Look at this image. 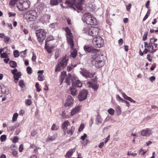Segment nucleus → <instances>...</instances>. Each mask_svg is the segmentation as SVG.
Returning <instances> with one entry per match:
<instances>
[{
    "label": "nucleus",
    "instance_id": "obj_22",
    "mask_svg": "<svg viewBox=\"0 0 158 158\" xmlns=\"http://www.w3.org/2000/svg\"><path fill=\"white\" fill-rule=\"evenodd\" d=\"M64 30L66 32L67 38L73 37L71 31L68 27L64 28Z\"/></svg>",
    "mask_w": 158,
    "mask_h": 158
},
{
    "label": "nucleus",
    "instance_id": "obj_37",
    "mask_svg": "<svg viewBox=\"0 0 158 158\" xmlns=\"http://www.w3.org/2000/svg\"><path fill=\"white\" fill-rule=\"evenodd\" d=\"M19 85L22 88H23L25 86L23 81L22 80H20L19 82Z\"/></svg>",
    "mask_w": 158,
    "mask_h": 158
},
{
    "label": "nucleus",
    "instance_id": "obj_48",
    "mask_svg": "<svg viewBox=\"0 0 158 158\" xmlns=\"http://www.w3.org/2000/svg\"><path fill=\"white\" fill-rule=\"evenodd\" d=\"M116 98L117 100L119 102H122L123 99L122 98L118 95H116Z\"/></svg>",
    "mask_w": 158,
    "mask_h": 158
},
{
    "label": "nucleus",
    "instance_id": "obj_52",
    "mask_svg": "<svg viewBox=\"0 0 158 158\" xmlns=\"http://www.w3.org/2000/svg\"><path fill=\"white\" fill-rule=\"evenodd\" d=\"M84 125L83 124H81L80 126L78 129V131L79 132L81 131L84 129Z\"/></svg>",
    "mask_w": 158,
    "mask_h": 158
},
{
    "label": "nucleus",
    "instance_id": "obj_57",
    "mask_svg": "<svg viewBox=\"0 0 158 158\" xmlns=\"http://www.w3.org/2000/svg\"><path fill=\"white\" fill-rule=\"evenodd\" d=\"M131 6L132 4L131 3L129 4L128 5L126 6V9L128 11H129L130 10Z\"/></svg>",
    "mask_w": 158,
    "mask_h": 158
},
{
    "label": "nucleus",
    "instance_id": "obj_38",
    "mask_svg": "<svg viewBox=\"0 0 158 158\" xmlns=\"http://www.w3.org/2000/svg\"><path fill=\"white\" fill-rule=\"evenodd\" d=\"M18 116V114L17 113H15L12 118V121L13 122L16 121Z\"/></svg>",
    "mask_w": 158,
    "mask_h": 158
},
{
    "label": "nucleus",
    "instance_id": "obj_8",
    "mask_svg": "<svg viewBox=\"0 0 158 158\" xmlns=\"http://www.w3.org/2000/svg\"><path fill=\"white\" fill-rule=\"evenodd\" d=\"M35 34L38 40L40 42H42L46 37V32L44 29L36 31Z\"/></svg>",
    "mask_w": 158,
    "mask_h": 158
},
{
    "label": "nucleus",
    "instance_id": "obj_49",
    "mask_svg": "<svg viewBox=\"0 0 158 158\" xmlns=\"http://www.w3.org/2000/svg\"><path fill=\"white\" fill-rule=\"evenodd\" d=\"M37 132L36 130L32 131L31 133V135L33 137H35L37 134Z\"/></svg>",
    "mask_w": 158,
    "mask_h": 158
},
{
    "label": "nucleus",
    "instance_id": "obj_26",
    "mask_svg": "<svg viewBox=\"0 0 158 158\" xmlns=\"http://www.w3.org/2000/svg\"><path fill=\"white\" fill-rule=\"evenodd\" d=\"M97 22L96 19L94 17L92 16L90 19V23H87V24L90 25H95L97 24Z\"/></svg>",
    "mask_w": 158,
    "mask_h": 158
},
{
    "label": "nucleus",
    "instance_id": "obj_6",
    "mask_svg": "<svg viewBox=\"0 0 158 158\" xmlns=\"http://www.w3.org/2000/svg\"><path fill=\"white\" fill-rule=\"evenodd\" d=\"M92 42L94 45L97 48H101L102 47L104 43L103 39L102 37L99 36L94 38Z\"/></svg>",
    "mask_w": 158,
    "mask_h": 158
},
{
    "label": "nucleus",
    "instance_id": "obj_18",
    "mask_svg": "<svg viewBox=\"0 0 158 158\" xmlns=\"http://www.w3.org/2000/svg\"><path fill=\"white\" fill-rule=\"evenodd\" d=\"M70 125V123L68 121H66L63 123L62 126L61 128L65 132L67 129V127Z\"/></svg>",
    "mask_w": 158,
    "mask_h": 158
},
{
    "label": "nucleus",
    "instance_id": "obj_58",
    "mask_svg": "<svg viewBox=\"0 0 158 158\" xmlns=\"http://www.w3.org/2000/svg\"><path fill=\"white\" fill-rule=\"evenodd\" d=\"M157 39H155L154 38L150 39V42L151 44H153L157 41Z\"/></svg>",
    "mask_w": 158,
    "mask_h": 158
},
{
    "label": "nucleus",
    "instance_id": "obj_30",
    "mask_svg": "<svg viewBox=\"0 0 158 158\" xmlns=\"http://www.w3.org/2000/svg\"><path fill=\"white\" fill-rule=\"evenodd\" d=\"M90 87L92 88L94 90H97L98 87V85L96 84L90 83L89 86Z\"/></svg>",
    "mask_w": 158,
    "mask_h": 158
},
{
    "label": "nucleus",
    "instance_id": "obj_9",
    "mask_svg": "<svg viewBox=\"0 0 158 158\" xmlns=\"http://www.w3.org/2000/svg\"><path fill=\"white\" fill-rule=\"evenodd\" d=\"M88 92L85 89H83L80 92L78 96L79 100L80 101H82L85 100L87 98Z\"/></svg>",
    "mask_w": 158,
    "mask_h": 158
},
{
    "label": "nucleus",
    "instance_id": "obj_33",
    "mask_svg": "<svg viewBox=\"0 0 158 158\" xmlns=\"http://www.w3.org/2000/svg\"><path fill=\"white\" fill-rule=\"evenodd\" d=\"M10 66L12 68H14L17 66L16 63L14 61L10 60L9 62Z\"/></svg>",
    "mask_w": 158,
    "mask_h": 158
},
{
    "label": "nucleus",
    "instance_id": "obj_27",
    "mask_svg": "<svg viewBox=\"0 0 158 158\" xmlns=\"http://www.w3.org/2000/svg\"><path fill=\"white\" fill-rule=\"evenodd\" d=\"M71 94L73 96H76L77 95V90L76 88L72 87L70 88Z\"/></svg>",
    "mask_w": 158,
    "mask_h": 158
},
{
    "label": "nucleus",
    "instance_id": "obj_34",
    "mask_svg": "<svg viewBox=\"0 0 158 158\" xmlns=\"http://www.w3.org/2000/svg\"><path fill=\"white\" fill-rule=\"evenodd\" d=\"M19 126V124L16 123L14 124L13 126H11L9 127V129L10 130H14L16 129Z\"/></svg>",
    "mask_w": 158,
    "mask_h": 158
},
{
    "label": "nucleus",
    "instance_id": "obj_60",
    "mask_svg": "<svg viewBox=\"0 0 158 158\" xmlns=\"http://www.w3.org/2000/svg\"><path fill=\"white\" fill-rule=\"evenodd\" d=\"M156 79V77L154 76H152L149 78V80L151 82H153Z\"/></svg>",
    "mask_w": 158,
    "mask_h": 158
},
{
    "label": "nucleus",
    "instance_id": "obj_17",
    "mask_svg": "<svg viewBox=\"0 0 158 158\" xmlns=\"http://www.w3.org/2000/svg\"><path fill=\"white\" fill-rule=\"evenodd\" d=\"M103 120V119L102 118L100 114H98L95 118V122L96 124L98 125L102 123Z\"/></svg>",
    "mask_w": 158,
    "mask_h": 158
},
{
    "label": "nucleus",
    "instance_id": "obj_5",
    "mask_svg": "<svg viewBox=\"0 0 158 158\" xmlns=\"http://www.w3.org/2000/svg\"><path fill=\"white\" fill-rule=\"evenodd\" d=\"M25 16L28 22L34 21L37 17L36 12L34 10H31L27 12Z\"/></svg>",
    "mask_w": 158,
    "mask_h": 158
},
{
    "label": "nucleus",
    "instance_id": "obj_15",
    "mask_svg": "<svg viewBox=\"0 0 158 158\" xmlns=\"http://www.w3.org/2000/svg\"><path fill=\"white\" fill-rule=\"evenodd\" d=\"M82 84L80 81L79 80H75L73 82L72 84L73 87H81L82 86Z\"/></svg>",
    "mask_w": 158,
    "mask_h": 158
},
{
    "label": "nucleus",
    "instance_id": "obj_44",
    "mask_svg": "<svg viewBox=\"0 0 158 158\" xmlns=\"http://www.w3.org/2000/svg\"><path fill=\"white\" fill-rule=\"evenodd\" d=\"M59 127L58 126H56L55 124H53L51 128L52 130H57L58 129Z\"/></svg>",
    "mask_w": 158,
    "mask_h": 158
},
{
    "label": "nucleus",
    "instance_id": "obj_63",
    "mask_svg": "<svg viewBox=\"0 0 158 158\" xmlns=\"http://www.w3.org/2000/svg\"><path fill=\"white\" fill-rule=\"evenodd\" d=\"M36 56L35 54L34 53H33V56L32 57L31 59L32 61H35L36 60Z\"/></svg>",
    "mask_w": 158,
    "mask_h": 158
},
{
    "label": "nucleus",
    "instance_id": "obj_59",
    "mask_svg": "<svg viewBox=\"0 0 158 158\" xmlns=\"http://www.w3.org/2000/svg\"><path fill=\"white\" fill-rule=\"evenodd\" d=\"M18 140L19 138L18 137L15 136L14 138L13 142L14 143H16L18 141Z\"/></svg>",
    "mask_w": 158,
    "mask_h": 158
},
{
    "label": "nucleus",
    "instance_id": "obj_29",
    "mask_svg": "<svg viewBox=\"0 0 158 158\" xmlns=\"http://www.w3.org/2000/svg\"><path fill=\"white\" fill-rule=\"evenodd\" d=\"M75 151V148L70 150L66 154L65 157L66 158H69L70 157Z\"/></svg>",
    "mask_w": 158,
    "mask_h": 158
},
{
    "label": "nucleus",
    "instance_id": "obj_42",
    "mask_svg": "<svg viewBox=\"0 0 158 158\" xmlns=\"http://www.w3.org/2000/svg\"><path fill=\"white\" fill-rule=\"evenodd\" d=\"M9 57L7 54L5 52H3L1 55V57L3 58H8Z\"/></svg>",
    "mask_w": 158,
    "mask_h": 158
},
{
    "label": "nucleus",
    "instance_id": "obj_45",
    "mask_svg": "<svg viewBox=\"0 0 158 158\" xmlns=\"http://www.w3.org/2000/svg\"><path fill=\"white\" fill-rule=\"evenodd\" d=\"M108 111L109 113L111 115H113L114 114V110L113 109L110 108L108 110Z\"/></svg>",
    "mask_w": 158,
    "mask_h": 158
},
{
    "label": "nucleus",
    "instance_id": "obj_35",
    "mask_svg": "<svg viewBox=\"0 0 158 158\" xmlns=\"http://www.w3.org/2000/svg\"><path fill=\"white\" fill-rule=\"evenodd\" d=\"M73 51L71 52V55L73 58H75L76 57L77 55V51L76 49H73Z\"/></svg>",
    "mask_w": 158,
    "mask_h": 158
},
{
    "label": "nucleus",
    "instance_id": "obj_23",
    "mask_svg": "<svg viewBox=\"0 0 158 158\" xmlns=\"http://www.w3.org/2000/svg\"><path fill=\"white\" fill-rule=\"evenodd\" d=\"M50 41V40L48 39H46L45 41V48L49 53H51L52 52V48L49 47L47 45V43Z\"/></svg>",
    "mask_w": 158,
    "mask_h": 158
},
{
    "label": "nucleus",
    "instance_id": "obj_39",
    "mask_svg": "<svg viewBox=\"0 0 158 158\" xmlns=\"http://www.w3.org/2000/svg\"><path fill=\"white\" fill-rule=\"evenodd\" d=\"M25 104L26 105L29 106L31 104L32 102L30 99H27L25 100Z\"/></svg>",
    "mask_w": 158,
    "mask_h": 158
},
{
    "label": "nucleus",
    "instance_id": "obj_2",
    "mask_svg": "<svg viewBox=\"0 0 158 158\" xmlns=\"http://www.w3.org/2000/svg\"><path fill=\"white\" fill-rule=\"evenodd\" d=\"M99 29L98 27H95L86 26L84 27L83 31L84 33L88 34L89 35L94 37L98 35Z\"/></svg>",
    "mask_w": 158,
    "mask_h": 158
},
{
    "label": "nucleus",
    "instance_id": "obj_54",
    "mask_svg": "<svg viewBox=\"0 0 158 158\" xmlns=\"http://www.w3.org/2000/svg\"><path fill=\"white\" fill-rule=\"evenodd\" d=\"M122 95L123 98L125 99L128 100V99L130 97L127 96L124 93H123Z\"/></svg>",
    "mask_w": 158,
    "mask_h": 158
},
{
    "label": "nucleus",
    "instance_id": "obj_4",
    "mask_svg": "<svg viewBox=\"0 0 158 158\" xmlns=\"http://www.w3.org/2000/svg\"><path fill=\"white\" fill-rule=\"evenodd\" d=\"M68 62V59L64 57L59 59L58 63L56 65L55 69V72L59 71L63 69L66 66Z\"/></svg>",
    "mask_w": 158,
    "mask_h": 158
},
{
    "label": "nucleus",
    "instance_id": "obj_24",
    "mask_svg": "<svg viewBox=\"0 0 158 158\" xmlns=\"http://www.w3.org/2000/svg\"><path fill=\"white\" fill-rule=\"evenodd\" d=\"M80 106H78L73 108L71 111V115L73 116L75 114L80 110Z\"/></svg>",
    "mask_w": 158,
    "mask_h": 158
},
{
    "label": "nucleus",
    "instance_id": "obj_62",
    "mask_svg": "<svg viewBox=\"0 0 158 158\" xmlns=\"http://www.w3.org/2000/svg\"><path fill=\"white\" fill-rule=\"evenodd\" d=\"M23 145L22 144H21L19 148V150L20 152H21L23 151Z\"/></svg>",
    "mask_w": 158,
    "mask_h": 158
},
{
    "label": "nucleus",
    "instance_id": "obj_28",
    "mask_svg": "<svg viewBox=\"0 0 158 158\" xmlns=\"http://www.w3.org/2000/svg\"><path fill=\"white\" fill-rule=\"evenodd\" d=\"M57 137L56 135H54L52 136H49L46 139V141L47 142H52Z\"/></svg>",
    "mask_w": 158,
    "mask_h": 158
},
{
    "label": "nucleus",
    "instance_id": "obj_32",
    "mask_svg": "<svg viewBox=\"0 0 158 158\" xmlns=\"http://www.w3.org/2000/svg\"><path fill=\"white\" fill-rule=\"evenodd\" d=\"M75 130V127L73 126L71 127L70 130H69L67 131V133L68 134H70L71 135H72L73 134Z\"/></svg>",
    "mask_w": 158,
    "mask_h": 158
},
{
    "label": "nucleus",
    "instance_id": "obj_31",
    "mask_svg": "<svg viewBox=\"0 0 158 158\" xmlns=\"http://www.w3.org/2000/svg\"><path fill=\"white\" fill-rule=\"evenodd\" d=\"M116 107V112L117 114V115H119L121 114V110L120 107L118 105H116L115 106Z\"/></svg>",
    "mask_w": 158,
    "mask_h": 158
},
{
    "label": "nucleus",
    "instance_id": "obj_46",
    "mask_svg": "<svg viewBox=\"0 0 158 158\" xmlns=\"http://www.w3.org/2000/svg\"><path fill=\"white\" fill-rule=\"evenodd\" d=\"M44 75L42 74H40L39 75L38 78L40 81H43L44 80Z\"/></svg>",
    "mask_w": 158,
    "mask_h": 158
},
{
    "label": "nucleus",
    "instance_id": "obj_10",
    "mask_svg": "<svg viewBox=\"0 0 158 158\" xmlns=\"http://www.w3.org/2000/svg\"><path fill=\"white\" fill-rule=\"evenodd\" d=\"M81 70L80 71V73L82 75L86 78H92L94 74V73H90L88 70L84 69L81 68Z\"/></svg>",
    "mask_w": 158,
    "mask_h": 158
},
{
    "label": "nucleus",
    "instance_id": "obj_25",
    "mask_svg": "<svg viewBox=\"0 0 158 158\" xmlns=\"http://www.w3.org/2000/svg\"><path fill=\"white\" fill-rule=\"evenodd\" d=\"M67 40L68 44L71 47V49H73L74 46V42L73 39V37L67 38Z\"/></svg>",
    "mask_w": 158,
    "mask_h": 158
},
{
    "label": "nucleus",
    "instance_id": "obj_43",
    "mask_svg": "<svg viewBox=\"0 0 158 158\" xmlns=\"http://www.w3.org/2000/svg\"><path fill=\"white\" fill-rule=\"evenodd\" d=\"M13 53H14V57H17L19 55V52L17 50H16L14 51Z\"/></svg>",
    "mask_w": 158,
    "mask_h": 158
},
{
    "label": "nucleus",
    "instance_id": "obj_13",
    "mask_svg": "<svg viewBox=\"0 0 158 158\" xmlns=\"http://www.w3.org/2000/svg\"><path fill=\"white\" fill-rule=\"evenodd\" d=\"M152 130L149 128L143 129L141 132V135L143 136H148L152 134Z\"/></svg>",
    "mask_w": 158,
    "mask_h": 158
},
{
    "label": "nucleus",
    "instance_id": "obj_19",
    "mask_svg": "<svg viewBox=\"0 0 158 158\" xmlns=\"http://www.w3.org/2000/svg\"><path fill=\"white\" fill-rule=\"evenodd\" d=\"M87 137V135L86 134H84L83 135L81 136V139L82 140L81 143L83 144L84 145H86L87 143L89 142V141L88 139H86L85 140L86 138Z\"/></svg>",
    "mask_w": 158,
    "mask_h": 158
},
{
    "label": "nucleus",
    "instance_id": "obj_56",
    "mask_svg": "<svg viewBox=\"0 0 158 158\" xmlns=\"http://www.w3.org/2000/svg\"><path fill=\"white\" fill-rule=\"evenodd\" d=\"M56 26V24L55 23H52L49 25V27L50 28H55Z\"/></svg>",
    "mask_w": 158,
    "mask_h": 158
},
{
    "label": "nucleus",
    "instance_id": "obj_16",
    "mask_svg": "<svg viewBox=\"0 0 158 158\" xmlns=\"http://www.w3.org/2000/svg\"><path fill=\"white\" fill-rule=\"evenodd\" d=\"M144 47L145 48H152V50H151V51H150V52L151 53H153V52H155L157 49H153V47L152 45V44H151V43L150 42V43H149V44H148V43L147 42H145Z\"/></svg>",
    "mask_w": 158,
    "mask_h": 158
},
{
    "label": "nucleus",
    "instance_id": "obj_21",
    "mask_svg": "<svg viewBox=\"0 0 158 158\" xmlns=\"http://www.w3.org/2000/svg\"><path fill=\"white\" fill-rule=\"evenodd\" d=\"M2 93L8 94L9 93V89L8 87L4 85L0 86Z\"/></svg>",
    "mask_w": 158,
    "mask_h": 158
},
{
    "label": "nucleus",
    "instance_id": "obj_1",
    "mask_svg": "<svg viewBox=\"0 0 158 158\" xmlns=\"http://www.w3.org/2000/svg\"><path fill=\"white\" fill-rule=\"evenodd\" d=\"M82 2L79 1L77 3L75 0H66L65 2L66 5H68L65 7L66 8H72L75 10L76 7L78 10H82Z\"/></svg>",
    "mask_w": 158,
    "mask_h": 158
},
{
    "label": "nucleus",
    "instance_id": "obj_53",
    "mask_svg": "<svg viewBox=\"0 0 158 158\" xmlns=\"http://www.w3.org/2000/svg\"><path fill=\"white\" fill-rule=\"evenodd\" d=\"M122 102L124 103L128 107H129L130 106V105L129 102L123 99Z\"/></svg>",
    "mask_w": 158,
    "mask_h": 158
},
{
    "label": "nucleus",
    "instance_id": "obj_14",
    "mask_svg": "<svg viewBox=\"0 0 158 158\" xmlns=\"http://www.w3.org/2000/svg\"><path fill=\"white\" fill-rule=\"evenodd\" d=\"M73 99L70 95H69L65 103L66 106H71L73 104Z\"/></svg>",
    "mask_w": 158,
    "mask_h": 158
},
{
    "label": "nucleus",
    "instance_id": "obj_41",
    "mask_svg": "<svg viewBox=\"0 0 158 158\" xmlns=\"http://www.w3.org/2000/svg\"><path fill=\"white\" fill-rule=\"evenodd\" d=\"M10 39V37L8 36H5L4 38V41L6 44H8Z\"/></svg>",
    "mask_w": 158,
    "mask_h": 158
},
{
    "label": "nucleus",
    "instance_id": "obj_50",
    "mask_svg": "<svg viewBox=\"0 0 158 158\" xmlns=\"http://www.w3.org/2000/svg\"><path fill=\"white\" fill-rule=\"evenodd\" d=\"M27 50L26 49L24 51H22L20 52V55L22 57H25L26 54V51Z\"/></svg>",
    "mask_w": 158,
    "mask_h": 158
},
{
    "label": "nucleus",
    "instance_id": "obj_7",
    "mask_svg": "<svg viewBox=\"0 0 158 158\" xmlns=\"http://www.w3.org/2000/svg\"><path fill=\"white\" fill-rule=\"evenodd\" d=\"M17 6L20 10H25L29 7L30 2L28 1L19 0L17 3Z\"/></svg>",
    "mask_w": 158,
    "mask_h": 158
},
{
    "label": "nucleus",
    "instance_id": "obj_61",
    "mask_svg": "<svg viewBox=\"0 0 158 158\" xmlns=\"http://www.w3.org/2000/svg\"><path fill=\"white\" fill-rule=\"evenodd\" d=\"M127 155L128 156L131 155L133 156H136L137 154V153H130L129 152H128Z\"/></svg>",
    "mask_w": 158,
    "mask_h": 158
},
{
    "label": "nucleus",
    "instance_id": "obj_47",
    "mask_svg": "<svg viewBox=\"0 0 158 158\" xmlns=\"http://www.w3.org/2000/svg\"><path fill=\"white\" fill-rule=\"evenodd\" d=\"M148 34V32L146 31L145 32L143 37V40H145L147 38V36Z\"/></svg>",
    "mask_w": 158,
    "mask_h": 158
},
{
    "label": "nucleus",
    "instance_id": "obj_3",
    "mask_svg": "<svg viewBox=\"0 0 158 158\" xmlns=\"http://www.w3.org/2000/svg\"><path fill=\"white\" fill-rule=\"evenodd\" d=\"M92 63L94 64L96 68H98L103 66L105 64V60L103 55H98L94 58Z\"/></svg>",
    "mask_w": 158,
    "mask_h": 158
},
{
    "label": "nucleus",
    "instance_id": "obj_51",
    "mask_svg": "<svg viewBox=\"0 0 158 158\" xmlns=\"http://www.w3.org/2000/svg\"><path fill=\"white\" fill-rule=\"evenodd\" d=\"M27 73L29 74H31L32 73V69L30 67H28L27 68Z\"/></svg>",
    "mask_w": 158,
    "mask_h": 158
},
{
    "label": "nucleus",
    "instance_id": "obj_55",
    "mask_svg": "<svg viewBox=\"0 0 158 158\" xmlns=\"http://www.w3.org/2000/svg\"><path fill=\"white\" fill-rule=\"evenodd\" d=\"M38 9H39L40 10H43L44 9L43 5L42 4H41L40 5H39L37 7Z\"/></svg>",
    "mask_w": 158,
    "mask_h": 158
},
{
    "label": "nucleus",
    "instance_id": "obj_11",
    "mask_svg": "<svg viewBox=\"0 0 158 158\" xmlns=\"http://www.w3.org/2000/svg\"><path fill=\"white\" fill-rule=\"evenodd\" d=\"M11 73L13 75L15 82L17 83L19 78H20V76L21 75V73L18 72L17 69H14L13 70H12Z\"/></svg>",
    "mask_w": 158,
    "mask_h": 158
},
{
    "label": "nucleus",
    "instance_id": "obj_12",
    "mask_svg": "<svg viewBox=\"0 0 158 158\" xmlns=\"http://www.w3.org/2000/svg\"><path fill=\"white\" fill-rule=\"evenodd\" d=\"M84 50L89 53H96L98 51L97 49L94 48L90 45H86L84 47Z\"/></svg>",
    "mask_w": 158,
    "mask_h": 158
},
{
    "label": "nucleus",
    "instance_id": "obj_20",
    "mask_svg": "<svg viewBox=\"0 0 158 158\" xmlns=\"http://www.w3.org/2000/svg\"><path fill=\"white\" fill-rule=\"evenodd\" d=\"M84 20L86 22V23H90V19L92 16L90 13L85 14L84 15Z\"/></svg>",
    "mask_w": 158,
    "mask_h": 158
},
{
    "label": "nucleus",
    "instance_id": "obj_64",
    "mask_svg": "<svg viewBox=\"0 0 158 158\" xmlns=\"http://www.w3.org/2000/svg\"><path fill=\"white\" fill-rule=\"evenodd\" d=\"M9 17L14 16L16 15L15 13L9 12L8 13Z\"/></svg>",
    "mask_w": 158,
    "mask_h": 158
},
{
    "label": "nucleus",
    "instance_id": "obj_40",
    "mask_svg": "<svg viewBox=\"0 0 158 158\" xmlns=\"http://www.w3.org/2000/svg\"><path fill=\"white\" fill-rule=\"evenodd\" d=\"M6 138V136L5 135H2L0 138V139L1 142H2L5 141Z\"/></svg>",
    "mask_w": 158,
    "mask_h": 158
},
{
    "label": "nucleus",
    "instance_id": "obj_36",
    "mask_svg": "<svg viewBox=\"0 0 158 158\" xmlns=\"http://www.w3.org/2000/svg\"><path fill=\"white\" fill-rule=\"evenodd\" d=\"M50 3L52 5H57L58 4V1L57 0H51Z\"/></svg>",
    "mask_w": 158,
    "mask_h": 158
}]
</instances>
